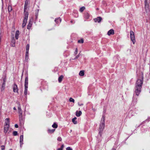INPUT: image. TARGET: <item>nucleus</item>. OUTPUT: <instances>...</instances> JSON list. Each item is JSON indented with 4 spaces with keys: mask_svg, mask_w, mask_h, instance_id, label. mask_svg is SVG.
Returning a JSON list of instances; mask_svg holds the SVG:
<instances>
[{
    "mask_svg": "<svg viewBox=\"0 0 150 150\" xmlns=\"http://www.w3.org/2000/svg\"><path fill=\"white\" fill-rule=\"evenodd\" d=\"M57 140L59 141H62V138L61 137H59L58 138Z\"/></svg>",
    "mask_w": 150,
    "mask_h": 150,
    "instance_id": "36",
    "label": "nucleus"
},
{
    "mask_svg": "<svg viewBox=\"0 0 150 150\" xmlns=\"http://www.w3.org/2000/svg\"><path fill=\"white\" fill-rule=\"evenodd\" d=\"M12 150V149H10V150Z\"/></svg>",
    "mask_w": 150,
    "mask_h": 150,
    "instance_id": "50",
    "label": "nucleus"
},
{
    "mask_svg": "<svg viewBox=\"0 0 150 150\" xmlns=\"http://www.w3.org/2000/svg\"><path fill=\"white\" fill-rule=\"evenodd\" d=\"M63 78V75H61L59 77L58 81L60 83L62 81Z\"/></svg>",
    "mask_w": 150,
    "mask_h": 150,
    "instance_id": "19",
    "label": "nucleus"
},
{
    "mask_svg": "<svg viewBox=\"0 0 150 150\" xmlns=\"http://www.w3.org/2000/svg\"><path fill=\"white\" fill-rule=\"evenodd\" d=\"M143 80V76L142 75L141 79H138L136 83L134 93L137 96H138L141 92Z\"/></svg>",
    "mask_w": 150,
    "mask_h": 150,
    "instance_id": "1",
    "label": "nucleus"
},
{
    "mask_svg": "<svg viewBox=\"0 0 150 150\" xmlns=\"http://www.w3.org/2000/svg\"><path fill=\"white\" fill-rule=\"evenodd\" d=\"M102 19V18L100 17H98L97 18H95L94 20L95 22H98V23H99L101 21Z\"/></svg>",
    "mask_w": 150,
    "mask_h": 150,
    "instance_id": "13",
    "label": "nucleus"
},
{
    "mask_svg": "<svg viewBox=\"0 0 150 150\" xmlns=\"http://www.w3.org/2000/svg\"><path fill=\"white\" fill-rule=\"evenodd\" d=\"M89 17V15L88 13H86L84 15V17L86 19H88Z\"/></svg>",
    "mask_w": 150,
    "mask_h": 150,
    "instance_id": "24",
    "label": "nucleus"
},
{
    "mask_svg": "<svg viewBox=\"0 0 150 150\" xmlns=\"http://www.w3.org/2000/svg\"><path fill=\"white\" fill-rule=\"evenodd\" d=\"M77 52H78V50H77V48H76V50H75V53L76 54H77Z\"/></svg>",
    "mask_w": 150,
    "mask_h": 150,
    "instance_id": "39",
    "label": "nucleus"
},
{
    "mask_svg": "<svg viewBox=\"0 0 150 150\" xmlns=\"http://www.w3.org/2000/svg\"><path fill=\"white\" fill-rule=\"evenodd\" d=\"M82 114V112L81 111H76V115L77 117H79Z\"/></svg>",
    "mask_w": 150,
    "mask_h": 150,
    "instance_id": "17",
    "label": "nucleus"
},
{
    "mask_svg": "<svg viewBox=\"0 0 150 150\" xmlns=\"http://www.w3.org/2000/svg\"><path fill=\"white\" fill-rule=\"evenodd\" d=\"M130 33L131 40L133 44H134L135 42L134 33L132 31H130Z\"/></svg>",
    "mask_w": 150,
    "mask_h": 150,
    "instance_id": "4",
    "label": "nucleus"
},
{
    "mask_svg": "<svg viewBox=\"0 0 150 150\" xmlns=\"http://www.w3.org/2000/svg\"><path fill=\"white\" fill-rule=\"evenodd\" d=\"M79 57V55H77V56H76L75 57V58L74 59H76L78 58Z\"/></svg>",
    "mask_w": 150,
    "mask_h": 150,
    "instance_id": "40",
    "label": "nucleus"
},
{
    "mask_svg": "<svg viewBox=\"0 0 150 150\" xmlns=\"http://www.w3.org/2000/svg\"><path fill=\"white\" fill-rule=\"evenodd\" d=\"M15 127L16 128H17L18 127V125L17 124H16L15 125Z\"/></svg>",
    "mask_w": 150,
    "mask_h": 150,
    "instance_id": "42",
    "label": "nucleus"
},
{
    "mask_svg": "<svg viewBox=\"0 0 150 150\" xmlns=\"http://www.w3.org/2000/svg\"><path fill=\"white\" fill-rule=\"evenodd\" d=\"M11 45L12 47H14L15 46V41H13L11 43Z\"/></svg>",
    "mask_w": 150,
    "mask_h": 150,
    "instance_id": "32",
    "label": "nucleus"
},
{
    "mask_svg": "<svg viewBox=\"0 0 150 150\" xmlns=\"http://www.w3.org/2000/svg\"><path fill=\"white\" fill-rule=\"evenodd\" d=\"M67 150H73L70 147H68L66 148Z\"/></svg>",
    "mask_w": 150,
    "mask_h": 150,
    "instance_id": "35",
    "label": "nucleus"
},
{
    "mask_svg": "<svg viewBox=\"0 0 150 150\" xmlns=\"http://www.w3.org/2000/svg\"><path fill=\"white\" fill-rule=\"evenodd\" d=\"M3 81H4V82H6V78H4V80H3Z\"/></svg>",
    "mask_w": 150,
    "mask_h": 150,
    "instance_id": "45",
    "label": "nucleus"
},
{
    "mask_svg": "<svg viewBox=\"0 0 150 150\" xmlns=\"http://www.w3.org/2000/svg\"><path fill=\"white\" fill-rule=\"evenodd\" d=\"M8 9L9 12L11 11L12 10L11 6H9L8 7Z\"/></svg>",
    "mask_w": 150,
    "mask_h": 150,
    "instance_id": "31",
    "label": "nucleus"
},
{
    "mask_svg": "<svg viewBox=\"0 0 150 150\" xmlns=\"http://www.w3.org/2000/svg\"><path fill=\"white\" fill-rule=\"evenodd\" d=\"M5 149V147L4 146H1V150H4Z\"/></svg>",
    "mask_w": 150,
    "mask_h": 150,
    "instance_id": "38",
    "label": "nucleus"
},
{
    "mask_svg": "<svg viewBox=\"0 0 150 150\" xmlns=\"http://www.w3.org/2000/svg\"><path fill=\"white\" fill-rule=\"evenodd\" d=\"M28 56H27V57L26 56H25V60H27V61L28 60Z\"/></svg>",
    "mask_w": 150,
    "mask_h": 150,
    "instance_id": "43",
    "label": "nucleus"
},
{
    "mask_svg": "<svg viewBox=\"0 0 150 150\" xmlns=\"http://www.w3.org/2000/svg\"><path fill=\"white\" fill-rule=\"evenodd\" d=\"M79 75L81 76H83L84 75V71H81L79 73Z\"/></svg>",
    "mask_w": 150,
    "mask_h": 150,
    "instance_id": "22",
    "label": "nucleus"
},
{
    "mask_svg": "<svg viewBox=\"0 0 150 150\" xmlns=\"http://www.w3.org/2000/svg\"><path fill=\"white\" fill-rule=\"evenodd\" d=\"M19 33V31L18 30L16 31L15 35V38L16 39H18Z\"/></svg>",
    "mask_w": 150,
    "mask_h": 150,
    "instance_id": "16",
    "label": "nucleus"
},
{
    "mask_svg": "<svg viewBox=\"0 0 150 150\" xmlns=\"http://www.w3.org/2000/svg\"><path fill=\"white\" fill-rule=\"evenodd\" d=\"M18 88L16 84H14L13 86V91L14 92H16L18 93Z\"/></svg>",
    "mask_w": 150,
    "mask_h": 150,
    "instance_id": "7",
    "label": "nucleus"
},
{
    "mask_svg": "<svg viewBox=\"0 0 150 150\" xmlns=\"http://www.w3.org/2000/svg\"><path fill=\"white\" fill-rule=\"evenodd\" d=\"M18 112L19 113H21V112H22V110L21 108V106L20 105V104L19 103H18Z\"/></svg>",
    "mask_w": 150,
    "mask_h": 150,
    "instance_id": "18",
    "label": "nucleus"
},
{
    "mask_svg": "<svg viewBox=\"0 0 150 150\" xmlns=\"http://www.w3.org/2000/svg\"><path fill=\"white\" fill-rule=\"evenodd\" d=\"M105 127V117L103 116L100 125L99 127V134L101 136V135Z\"/></svg>",
    "mask_w": 150,
    "mask_h": 150,
    "instance_id": "2",
    "label": "nucleus"
},
{
    "mask_svg": "<svg viewBox=\"0 0 150 150\" xmlns=\"http://www.w3.org/2000/svg\"><path fill=\"white\" fill-rule=\"evenodd\" d=\"M76 119V117H74V118L72 119V122H73L75 124H76L77 122L76 121H75V120Z\"/></svg>",
    "mask_w": 150,
    "mask_h": 150,
    "instance_id": "23",
    "label": "nucleus"
},
{
    "mask_svg": "<svg viewBox=\"0 0 150 150\" xmlns=\"http://www.w3.org/2000/svg\"><path fill=\"white\" fill-rule=\"evenodd\" d=\"M13 110H16V108H15V107H14V108H13Z\"/></svg>",
    "mask_w": 150,
    "mask_h": 150,
    "instance_id": "48",
    "label": "nucleus"
},
{
    "mask_svg": "<svg viewBox=\"0 0 150 150\" xmlns=\"http://www.w3.org/2000/svg\"><path fill=\"white\" fill-rule=\"evenodd\" d=\"M64 147V145L63 144L61 146V148H62V149H63V148Z\"/></svg>",
    "mask_w": 150,
    "mask_h": 150,
    "instance_id": "46",
    "label": "nucleus"
},
{
    "mask_svg": "<svg viewBox=\"0 0 150 150\" xmlns=\"http://www.w3.org/2000/svg\"><path fill=\"white\" fill-rule=\"evenodd\" d=\"M114 34V31L113 29H110L108 32L107 33L108 35H113Z\"/></svg>",
    "mask_w": 150,
    "mask_h": 150,
    "instance_id": "11",
    "label": "nucleus"
},
{
    "mask_svg": "<svg viewBox=\"0 0 150 150\" xmlns=\"http://www.w3.org/2000/svg\"><path fill=\"white\" fill-rule=\"evenodd\" d=\"M17 134H18V133H17V131H14L13 132V134L14 136H16L17 135Z\"/></svg>",
    "mask_w": 150,
    "mask_h": 150,
    "instance_id": "33",
    "label": "nucleus"
},
{
    "mask_svg": "<svg viewBox=\"0 0 150 150\" xmlns=\"http://www.w3.org/2000/svg\"><path fill=\"white\" fill-rule=\"evenodd\" d=\"M32 21L30 20V21L29 22L28 25L27 26V28L28 29H30L32 26Z\"/></svg>",
    "mask_w": 150,
    "mask_h": 150,
    "instance_id": "15",
    "label": "nucleus"
},
{
    "mask_svg": "<svg viewBox=\"0 0 150 150\" xmlns=\"http://www.w3.org/2000/svg\"><path fill=\"white\" fill-rule=\"evenodd\" d=\"M23 135H21V136L20 137V146H21L23 144Z\"/></svg>",
    "mask_w": 150,
    "mask_h": 150,
    "instance_id": "10",
    "label": "nucleus"
},
{
    "mask_svg": "<svg viewBox=\"0 0 150 150\" xmlns=\"http://www.w3.org/2000/svg\"><path fill=\"white\" fill-rule=\"evenodd\" d=\"M19 120L20 121H21L22 120V113H19Z\"/></svg>",
    "mask_w": 150,
    "mask_h": 150,
    "instance_id": "20",
    "label": "nucleus"
},
{
    "mask_svg": "<svg viewBox=\"0 0 150 150\" xmlns=\"http://www.w3.org/2000/svg\"><path fill=\"white\" fill-rule=\"evenodd\" d=\"M85 7H81L80 9V11L81 12H82L85 9Z\"/></svg>",
    "mask_w": 150,
    "mask_h": 150,
    "instance_id": "27",
    "label": "nucleus"
},
{
    "mask_svg": "<svg viewBox=\"0 0 150 150\" xmlns=\"http://www.w3.org/2000/svg\"><path fill=\"white\" fill-rule=\"evenodd\" d=\"M25 56H26L27 57V56H28V52L26 51Z\"/></svg>",
    "mask_w": 150,
    "mask_h": 150,
    "instance_id": "37",
    "label": "nucleus"
},
{
    "mask_svg": "<svg viewBox=\"0 0 150 150\" xmlns=\"http://www.w3.org/2000/svg\"><path fill=\"white\" fill-rule=\"evenodd\" d=\"M10 120L8 118H6L5 120V123L4 125H8L9 126Z\"/></svg>",
    "mask_w": 150,
    "mask_h": 150,
    "instance_id": "12",
    "label": "nucleus"
},
{
    "mask_svg": "<svg viewBox=\"0 0 150 150\" xmlns=\"http://www.w3.org/2000/svg\"><path fill=\"white\" fill-rule=\"evenodd\" d=\"M69 101L70 102H72L73 103H74V99H73V98H69Z\"/></svg>",
    "mask_w": 150,
    "mask_h": 150,
    "instance_id": "30",
    "label": "nucleus"
},
{
    "mask_svg": "<svg viewBox=\"0 0 150 150\" xmlns=\"http://www.w3.org/2000/svg\"><path fill=\"white\" fill-rule=\"evenodd\" d=\"M78 104L79 105V106H81L83 105V103L80 104L79 103H78Z\"/></svg>",
    "mask_w": 150,
    "mask_h": 150,
    "instance_id": "41",
    "label": "nucleus"
},
{
    "mask_svg": "<svg viewBox=\"0 0 150 150\" xmlns=\"http://www.w3.org/2000/svg\"><path fill=\"white\" fill-rule=\"evenodd\" d=\"M29 0H26L25 2V4L24 7V13L27 12L26 11V10L27 8V6Z\"/></svg>",
    "mask_w": 150,
    "mask_h": 150,
    "instance_id": "6",
    "label": "nucleus"
},
{
    "mask_svg": "<svg viewBox=\"0 0 150 150\" xmlns=\"http://www.w3.org/2000/svg\"><path fill=\"white\" fill-rule=\"evenodd\" d=\"M28 87L25 86L24 94L26 95L27 94Z\"/></svg>",
    "mask_w": 150,
    "mask_h": 150,
    "instance_id": "21",
    "label": "nucleus"
},
{
    "mask_svg": "<svg viewBox=\"0 0 150 150\" xmlns=\"http://www.w3.org/2000/svg\"><path fill=\"white\" fill-rule=\"evenodd\" d=\"M5 86H4V85H2L1 88V91H2L4 90V89Z\"/></svg>",
    "mask_w": 150,
    "mask_h": 150,
    "instance_id": "34",
    "label": "nucleus"
},
{
    "mask_svg": "<svg viewBox=\"0 0 150 150\" xmlns=\"http://www.w3.org/2000/svg\"><path fill=\"white\" fill-rule=\"evenodd\" d=\"M55 21L57 24L61 22V19L60 18H57L55 19Z\"/></svg>",
    "mask_w": 150,
    "mask_h": 150,
    "instance_id": "14",
    "label": "nucleus"
},
{
    "mask_svg": "<svg viewBox=\"0 0 150 150\" xmlns=\"http://www.w3.org/2000/svg\"><path fill=\"white\" fill-rule=\"evenodd\" d=\"M145 7L146 11L148 13L149 11V6L147 2V0H145Z\"/></svg>",
    "mask_w": 150,
    "mask_h": 150,
    "instance_id": "5",
    "label": "nucleus"
},
{
    "mask_svg": "<svg viewBox=\"0 0 150 150\" xmlns=\"http://www.w3.org/2000/svg\"><path fill=\"white\" fill-rule=\"evenodd\" d=\"M112 150H115V149L114 148H113L112 149Z\"/></svg>",
    "mask_w": 150,
    "mask_h": 150,
    "instance_id": "49",
    "label": "nucleus"
},
{
    "mask_svg": "<svg viewBox=\"0 0 150 150\" xmlns=\"http://www.w3.org/2000/svg\"><path fill=\"white\" fill-rule=\"evenodd\" d=\"M55 130V129H49L48 130V132L50 133H53L54 131Z\"/></svg>",
    "mask_w": 150,
    "mask_h": 150,
    "instance_id": "25",
    "label": "nucleus"
},
{
    "mask_svg": "<svg viewBox=\"0 0 150 150\" xmlns=\"http://www.w3.org/2000/svg\"><path fill=\"white\" fill-rule=\"evenodd\" d=\"M24 14L25 15V16L24 17V18L23 21V23L22 25V27L23 28H24L26 25V23L27 22L28 16V12H26L25 13H24Z\"/></svg>",
    "mask_w": 150,
    "mask_h": 150,
    "instance_id": "3",
    "label": "nucleus"
},
{
    "mask_svg": "<svg viewBox=\"0 0 150 150\" xmlns=\"http://www.w3.org/2000/svg\"><path fill=\"white\" fill-rule=\"evenodd\" d=\"M29 48V45L27 44L26 46V51L28 52Z\"/></svg>",
    "mask_w": 150,
    "mask_h": 150,
    "instance_id": "29",
    "label": "nucleus"
},
{
    "mask_svg": "<svg viewBox=\"0 0 150 150\" xmlns=\"http://www.w3.org/2000/svg\"><path fill=\"white\" fill-rule=\"evenodd\" d=\"M9 126L8 125H4V132L5 133H6L8 131Z\"/></svg>",
    "mask_w": 150,
    "mask_h": 150,
    "instance_id": "8",
    "label": "nucleus"
},
{
    "mask_svg": "<svg viewBox=\"0 0 150 150\" xmlns=\"http://www.w3.org/2000/svg\"><path fill=\"white\" fill-rule=\"evenodd\" d=\"M57 150H62V148H58Z\"/></svg>",
    "mask_w": 150,
    "mask_h": 150,
    "instance_id": "44",
    "label": "nucleus"
},
{
    "mask_svg": "<svg viewBox=\"0 0 150 150\" xmlns=\"http://www.w3.org/2000/svg\"><path fill=\"white\" fill-rule=\"evenodd\" d=\"M28 76L25 78V86L28 87Z\"/></svg>",
    "mask_w": 150,
    "mask_h": 150,
    "instance_id": "9",
    "label": "nucleus"
},
{
    "mask_svg": "<svg viewBox=\"0 0 150 150\" xmlns=\"http://www.w3.org/2000/svg\"><path fill=\"white\" fill-rule=\"evenodd\" d=\"M52 127L54 128H56L57 127L58 125L56 123H54L52 125Z\"/></svg>",
    "mask_w": 150,
    "mask_h": 150,
    "instance_id": "26",
    "label": "nucleus"
},
{
    "mask_svg": "<svg viewBox=\"0 0 150 150\" xmlns=\"http://www.w3.org/2000/svg\"><path fill=\"white\" fill-rule=\"evenodd\" d=\"M5 82H4L2 84V85L5 86Z\"/></svg>",
    "mask_w": 150,
    "mask_h": 150,
    "instance_id": "47",
    "label": "nucleus"
},
{
    "mask_svg": "<svg viewBox=\"0 0 150 150\" xmlns=\"http://www.w3.org/2000/svg\"><path fill=\"white\" fill-rule=\"evenodd\" d=\"M84 42L83 39H81V40H78V42L80 43H83Z\"/></svg>",
    "mask_w": 150,
    "mask_h": 150,
    "instance_id": "28",
    "label": "nucleus"
}]
</instances>
